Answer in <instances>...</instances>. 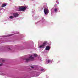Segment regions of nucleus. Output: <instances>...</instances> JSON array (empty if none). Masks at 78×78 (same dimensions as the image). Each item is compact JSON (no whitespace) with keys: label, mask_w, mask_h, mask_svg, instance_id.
Instances as JSON below:
<instances>
[{"label":"nucleus","mask_w":78,"mask_h":78,"mask_svg":"<svg viewBox=\"0 0 78 78\" xmlns=\"http://www.w3.org/2000/svg\"><path fill=\"white\" fill-rule=\"evenodd\" d=\"M51 61V60H49L48 61V63H50V62Z\"/></svg>","instance_id":"ddd939ff"},{"label":"nucleus","mask_w":78,"mask_h":78,"mask_svg":"<svg viewBox=\"0 0 78 78\" xmlns=\"http://www.w3.org/2000/svg\"><path fill=\"white\" fill-rule=\"evenodd\" d=\"M50 46H47L46 47L45 50H50Z\"/></svg>","instance_id":"0eeeda50"},{"label":"nucleus","mask_w":78,"mask_h":78,"mask_svg":"<svg viewBox=\"0 0 78 78\" xmlns=\"http://www.w3.org/2000/svg\"><path fill=\"white\" fill-rule=\"evenodd\" d=\"M44 12L45 14L46 15L49 13V10H48V9L45 8L44 9Z\"/></svg>","instance_id":"20e7f679"},{"label":"nucleus","mask_w":78,"mask_h":78,"mask_svg":"<svg viewBox=\"0 0 78 78\" xmlns=\"http://www.w3.org/2000/svg\"><path fill=\"white\" fill-rule=\"evenodd\" d=\"M2 62H4V60H2Z\"/></svg>","instance_id":"2eb2a0df"},{"label":"nucleus","mask_w":78,"mask_h":78,"mask_svg":"<svg viewBox=\"0 0 78 78\" xmlns=\"http://www.w3.org/2000/svg\"><path fill=\"white\" fill-rule=\"evenodd\" d=\"M9 18H10V19H13L14 18V16H9Z\"/></svg>","instance_id":"9d476101"},{"label":"nucleus","mask_w":78,"mask_h":78,"mask_svg":"<svg viewBox=\"0 0 78 78\" xmlns=\"http://www.w3.org/2000/svg\"><path fill=\"white\" fill-rule=\"evenodd\" d=\"M47 41H45L43 43V44L40 46L39 48H45V46L46 44H47Z\"/></svg>","instance_id":"f03ea898"},{"label":"nucleus","mask_w":78,"mask_h":78,"mask_svg":"<svg viewBox=\"0 0 78 78\" xmlns=\"http://www.w3.org/2000/svg\"><path fill=\"white\" fill-rule=\"evenodd\" d=\"M19 9L21 11H24L25 10L27 9V7H26L21 6L19 7Z\"/></svg>","instance_id":"7ed1b4c3"},{"label":"nucleus","mask_w":78,"mask_h":78,"mask_svg":"<svg viewBox=\"0 0 78 78\" xmlns=\"http://www.w3.org/2000/svg\"><path fill=\"white\" fill-rule=\"evenodd\" d=\"M0 4H1L0 3Z\"/></svg>","instance_id":"f3484780"},{"label":"nucleus","mask_w":78,"mask_h":78,"mask_svg":"<svg viewBox=\"0 0 78 78\" xmlns=\"http://www.w3.org/2000/svg\"><path fill=\"white\" fill-rule=\"evenodd\" d=\"M12 15L14 17H17L19 16V14L17 13H13Z\"/></svg>","instance_id":"39448f33"},{"label":"nucleus","mask_w":78,"mask_h":78,"mask_svg":"<svg viewBox=\"0 0 78 78\" xmlns=\"http://www.w3.org/2000/svg\"><path fill=\"white\" fill-rule=\"evenodd\" d=\"M25 60H26V62H27L29 61H33V60H34V57H32V56L31 55L29 58H25Z\"/></svg>","instance_id":"f257e3e1"},{"label":"nucleus","mask_w":78,"mask_h":78,"mask_svg":"<svg viewBox=\"0 0 78 78\" xmlns=\"http://www.w3.org/2000/svg\"><path fill=\"white\" fill-rule=\"evenodd\" d=\"M2 75H3V74H2Z\"/></svg>","instance_id":"dca6fc26"},{"label":"nucleus","mask_w":78,"mask_h":78,"mask_svg":"<svg viewBox=\"0 0 78 78\" xmlns=\"http://www.w3.org/2000/svg\"><path fill=\"white\" fill-rule=\"evenodd\" d=\"M31 68H32V69H34V68H35V66H31Z\"/></svg>","instance_id":"f8f14e48"},{"label":"nucleus","mask_w":78,"mask_h":78,"mask_svg":"<svg viewBox=\"0 0 78 78\" xmlns=\"http://www.w3.org/2000/svg\"><path fill=\"white\" fill-rule=\"evenodd\" d=\"M38 69V70H39L41 72H44L45 71V70L43 69Z\"/></svg>","instance_id":"423d86ee"},{"label":"nucleus","mask_w":78,"mask_h":78,"mask_svg":"<svg viewBox=\"0 0 78 78\" xmlns=\"http://www.w3.org/2000/svg\"><path fill=\"white\" fill-rule=\"evenodd\" d=\"M6 4H3L2 6L1 7L2 8H4V7H5V6H6Z\"/></svg>","instance_id":"6e6552de"},{"label":"nucleus","mask_w":78,"mask_h":78,"mask_svg":"<svg viewBox=\"0 0 78 78\" xmlns=\"http://www.w3.org/2000/svg\"><path fill=\"white\" fill-rule=\"evenodd\" d=\"M34 56H35V57L37 56V55L36 54H34Z\"/></svg>","instance_id":"9b49d317"},{"label":"nucleus","mask_w":78,"mask_h":78,"mask_svg":"<svg viewBox=\"0 0 78 78\" xmlns=\"http://www.w3.org/2000/svg\"><path fill=\"white\" fill-rule=\"evenodd\" d=\"M3 65L2 64H0V66H2Z\"/></svg>","instance_id":"4468645a"},{"label":"nucleus","mask_w":78,"mask_h":78,"mask_svg":"<svg viewBox=\"0 0 78 78\" xmlns=\"http://www.w3.org/2000/svg\"><path fill=\"white\" fill-rule=\"evenodd\" d=\"M54 11L55 12H56L58 11V9L57 8H55L54 9Z\"/></svg>","instance_id":"1a4fd4ad"}]
</instances>
